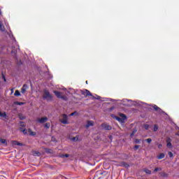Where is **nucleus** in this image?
<instances>
[{
  "mask_svg": "<svg viewBox=\"0 0 179 179\" xmlns=\"http://www.w3.org/2000/svg\"><path fill=\"white\" fill-rule=\"evenodd\" d=\"M21 127H24V123L23 122H21Z\"/></svg>",
  "mask_w": 179,
  "mask_h": 179,
  "instance_id": "nucleus-41",
  "label": "nucleus"
},
{
  "mask_svg": "<svg viewBox=\"0 0 179 179\" xmlns=\"http://www.w3.org/2000/svg\"><path fill=\"white\" fill-rule=\"evenodd\" d=\"M48 121V117H41L37 120V122H39V124H44Z\"/></svg>",
  "mask_w": 179,
  "mask_h": 179,
  "instance_id": "nucleus-6",
  "label": "nucleus"
},
{
  "mask_svg": "<svg viewBox=\"0 0 179 179\" xmlns=\"http://www.w3.org/2000/svg\"><path fill=\"white\" fill-rule=\"evenodd\" d=\"M26 90H27V85H24L21 89V93L22 94L26 93Z\"/></svg>",
  "mask_w": 179,
  "mask_h": 179,
  "instance_id": "nucleus-12",
  "label": "nucleus"
},
{
  "mask_svg": "<svg viewBox=\"0 0 179 179\" xmlns=\"http://www.w3.org/2000/svg\"><path fill=\"white\" fill-rule=\"evenodd\" d=\"M0 142H1V143H3V145H7L6 140H5V139H3V138H1V139L0 140Z\"/></svg>",
  "mask_w": 179,
  "mask_h": 179,
  "instance_id": "nucleus-28",
  "label": "nucleus"
},
{
  "mask_svg": "<svg viewBox=\"0 0 179 179\" xmlns=\"http://www.w3.org/2000/svg\"><path fill=\"white\" fill-rule=\"evenodd\" d=\"M93 125H94V122L92 121V120H89L87 122V124L85 125V128H89L90 127H93Z\"/></svg>",
  "mask_w": 179,
  "mask_h": 179,
  "instance_id": "nucleus-7",
  "label": "nucleus"
},
{
  "mask_svg": "<svg viewBox=\"0 0 179 179\" xmlns=\"http://www.w3.org/2000/svg\"><path fill=\"white\" fill-rule=\"evenodd\" d=\"M144 128L145 129H149V124H145Z\"/></svg>",
  "mask_w": 179,
  "mask_h": 179,
  "instance_id": "nucleus-35",
  "label": "nucleus"
},
{
  "mask_svg": "<svg viewBox=\"0 0 179 179\" xmlns=\"http://www.w3.org/2000/svg\"><path fill=\"white\" fill-rule=\"evenodd\" d=\"M2 76H3V79L4 82H6V78H5V76L3 74H2Z\"/></svg>",
  "mask_w": 179,
  "mask_h": 179,
  "instance_id": "nucleus-39",
  "label": "nucleus"
},
{
  "mask_svg": "<svg viewBox=\"0 0 179 179\" xmlns=\"http://www.w3.org/2000/svg\"><path fill=\"white\" fill-rule=\"evenodd\" d=\"M0 117H6V113L0 112Z\"/></svg>",
  "mask_w": 179,
  "mask_h": 179,
  "instance_id": "nucleus-29",
  "label": "nucleus"
},
{
  "mask_svg": "<svg viewBox=\"0 0 179 179\" xmlns=\"http://www.w3.org/2000/svg\"><path fill=\"white\" fill-rule=\"evenodd\" d=\"M94 99H96V100H100V96H96V98H94V96H93Z\"/></svg>",
  "mask_w": 179,
  "mask_h": 179,
  "instance_id": "nucleus-37",
  "label": "nucleus"
},
{
  "mask_svg": "<svg viewBox=\"0 0 179 179\" xmlns=\"http://www.w3.org/2000/svg\"><path fill=\"white\" fill-rule=\"evenodd\" d=\"M14 104H16L17 106H23L24 105V102L15 101Z\"/></svg>",
  "mask_w": 179,
  "mask_h": 179,
  "instance_id": "nucleus-23",
  "label": "nucleus"
},
{
  "mask_svg": "<svg viewBox=\"0 0 179 179\" xmlns=\"http://www.w3.org/2000/svg\"><path fill=\"white\" fill-rule=\"evenodd\" d=\"M14 95L17 96H20V92H19V90H15Z\"/></svg>",
  "mask_w": 179,
  "mask_h": 179,
  "instance_id": "nucleus-26",
  "label": "nucleus"
},
{
  "mask_svg": "<svg viewBox=\"0 0 179 179\" xmlns=\"http://www.w3.org/2000/svg\"><path fill=\"white\" fill-rule=\"evenodd\" d=\"M158 129H159V125L155 124V125H154V129H153L154 132H157V131Z\"/></svg>",
  "mask_w": 179,
  "mask_h": 179,
  "instance_id": "nucleus-24",
  "label": "nucleus"
},
{
  "mask_svg": "<svg viewBox=\"0 0 179 179\" xmlns=\"http://www.w3.org/2000/svg\"><path fill=\"white\" fill-rule=\"evenodd\" d=\"M168 155H169V157H174V154H173V152H169Z\"/></svg>",
  "mask_w": 179,
  "mask_h": 179,
  "instance_id": "nucleus-31",
  "label": "nucleus"
},
{
  "mask_svg": "<svg viewBox=\"0 0 179 179\" xmlns=\"http://www.w3.org/2000/svg\"><path fill=\"white\" fill-rule=\"evenodd\" d=\"M12 144L14 145L15 146H23L22 143H20L17 142V141H13Z\"/></svg>",
  "mask_w": 179,
  "mask_h": 179,
  "instance_id": "nucleus-11",
  "label": "nucleus"
},
{
  "mask_svg": "<svg viewBox=\"0 0 179 179\" xmlns=\"http://www.w3.org/2000/svg\"><path fill=\"white\" fill-rule=\"evenodd\" d=\"M159 171H162V168H155V170H154L155 173H156Z\"/></svg>",
  "mask_w": 179,
  "mask_h": 179,
  "instance_id": "nucleus-34",
  "label": "nucleus"
},
{
  "mask_svg": "<svg viewBox=\"0 0 179 179\" xmlns=\"http://www.w3.org/2000/svg\"><path fill=\"white\" fill-rule=\"evenodd\" d=\"M120 117L121 118H124V122H125V120H127V115H125V114H124V113H120Z\"/></svg>",
  "mask_w": 179,
  "mask_h": 179,
  "instance_id": "nucleus-20",
  "label": "nucleus"
},
{
  "mask_svg": "<svg viewBox=\"0 0 179 179\" xmlns=\"http://www.w3.org/2000/svg\"><path fill=\"white\" fill-rule=\"evenodd\" d=\"M143 171H144V173H146V174H152V171H150L148 169H144Z\"/></svg>",
  "mask_w": 179,
  "mask_h": 179,
  "instance_id": "nucleus-19",
  "label": "nucleus"
},
{
  "mask_svg": "<svg viewBox=\"0 0 179 179\" xmlns=\"http://www.w3.org/2000/svg\"><path fill=\"white\" fill-rule=\"evenodd\" d=\"M45 152H46V153H54V151L52 150V149H48V148H45Z\"/></svg>",
  "mask_w": 179,
  "mask_h": 179,
  "instance_id": "nucleus-18",
  "label": "nucleus"
},
{
  "mask_svg": "<svg viewBox=\"0 0 179 179\" xmlns=\"http://www.w3.org/2000/svg\"><path fill=\"white\" fill-rule=\"evenodd\" d=\"M165 157H166V155H164V153H160L157 156V159H158V160H162V159H164Z\"/></svg>",
  "mask_w": 179,
  "mask_h": 179,
  "instance_id": "nucleus-13",
  "label": "nucleus"
},
{
  "mask_svg": "<svg viewBox=\"0 0 179 179\" xmlns=\"http://www.w3.org/2000/svg\"><path fill=\"white\" fill-rule=\"evenodd\" d=\"M0 31H5V27L3 26V24H2V22L1 21H0Z\"/></svg>",
  "mask_w": 179,
  "mask_h": 179,
  "instance_id": "nucleus-14",
  "label": "nucleus"
},
{
  "mask_svg": "<svg viewBox=\"0 0 179 179\" xmlns=\"http://www.w3.org/2000/svg\"><path fill=\"white\" fill-rule=\"evenodd\" d=\"M81 94H83V96H85V97H87V96H93L92 94V92H90V91L87 90H82Z\"/></svg>",
  "mask_w": 179,
  "mask_h": 179,
  "instance_id": "nucleus-5",
  "label": "nucleus"
},
{
  "mask_svg": "<svg viewBox=\"0 0 179 179\" xmlns=\"http://www.w3.org/2000/svg\"><path fill=\"white\" fill-rule=\"evenodd\" d=\"M122 166H123L124 167H126V168L129 167V164H127V162H122Z\"/></svg>",
  "mask_w": 179,
  "mask_h": 179,
  "instance_id": "nucleus-25",
  "label": "nucleus"
},
{
  "mask_svg": "<svg viewBox=\"0 0 179 179\" xmlns=\"http://www.w3.org/2000/svg\"><path fill=\"white\" fill-rule=\"evenodd\" d=\"M116 120H117V121H118L119 122H121L122 124L125 122L124 121V118H121L120 116V117H116Z\"/></svg>",
  "mask_w": 179,
  "mask_h": 179,
  "instance_id": "nucleus-15",
  "label": "nucleus"
},
{
  "mask_svg": "<svg viewBox=\"0 0 179 179\" xmlns=\"http://www.w3.org/2000/svg\"><path fill=\"white\" fill-rule=\"evenodd\" d=\"M101 128H103V129H105L106 131H111L113 129V127L107 123H103L101 125Z\"/></svg>",
  "mask_w": 179,
  "mask_h": 179,
  "instance_id": "nucleus-4",
  "label": "nucleus"
},
{
  "mask_svg": "<svg viewBox=\"0 0 179 179\" xmlns=\"http://www.w3.org/2000/svg\"><path fill=\"white\" fill-rule=\"evenodd\" d=\"M53 93L55 94L56 97L57 99H62V100H68V97L65 95H62V93L58 91H54Z\"/></svg>",
  "mask_w": 179,
  "mask_h": 179,
  "instance_id": "nucleus-2",
  "label": "nucleus"
},
{
  "mask_svg": "<svg viewBox=\"0 0 179 179\" xmlns=\"http://www.w3.org/2000/svg\"><path fill=\"white\" fill-rule=\"evenodd\" d=\"M135 134H136V130L133 131L132 133L130 134L131 138H132L134 135H135Z\"/></svg>",
  "mask_w": 179,
  "mask_h": 179,
  "instance_id": "nucleus-32",
  "label": "nucleus"
},
{
  "mask_svg": "<svg viewBox=\"0 0 179 179\" xmlns=\"http://www.w3.org/2000/svg\"><path fill=\"white\" fill-rule=\"evenodd\" d=\"M134 149H135V150H138V149H139V145H136L134 146Z\"/></svg>",
  "mask_w": 179,
  "mask_h": 179,
  "instance_id": "nucleus-36",
  "label": "nucleus"
},
{
  "mask_svg": "<svg viewBox=\"0 0 179 179\" xmlns=\"http://www.w3.org/2000/svg\"><path fill=\"white\" fill-rule=\"evenodd\" d=\"M153 108L155 111H158V113H163V110H162V108L157 106V105H154Z\"/></svg>",
  "mask_w": 179,
  "mask_h": 179,
  "instance_id": "nucleus-9",
  "label": "nucleus"
},
{
  "mask_svg": "<svg viewBox=\"0 0 179 179\" xmlns=\"http://www.w3.org/2000/svg\"><path fill=\"white\" fill-rule=\"evenodd\" d=\"M20 131H21V132H23L24 135H27V130L26 129H23V128H20Z\"/></svg>",
  "mask_w": 179,
  "mask_h": 179,
  "instance_id": "nucleus-17",
  "label": "nucleus"
},
{
  "mask_svg": "<svg viewBox=\"0 0 179 179\" xmlns=\"http://www.w3.org/2000/svg\"><path fill=\"white\" fill-rule=\"evenodd\" d=\"M32 153L34 156H41V153L38 151H33Z\"/></svg>",
  "mask_w": 179,
  "mask_h": 179,
  "instance_id": "nucleus-16",
  "label": "nucleus"
},
{
  "mask_svg": "<svg viewBox=\"0 0 179 179\" xmlns=\"http://www.w3.org/2000/svg\"><path fill=\"white\" fill-rule=\"evenodd\" d=\"M163 145L162 144H159L158 148L160 149Z\"/></svg>",
  "mask_w": 179,
  "mask_h": 179,
  "instance_id": "nucleus-42",
  "label": "nucleus"
},
{
  "mask_svg": "<svg viewBox=\"0 0 179 179\" xmlns=\"http://www.w3.org/2000/svg\"><path fill=\"white\" fill-rule=\"evenodd\" d=\"M1 138H0V141H1Z\"/></svg>",
  "mask_w": 179,
  "mask_h": 179,
  "instance_id": "nucleus-45",
  "label": "nucleus"
},
{
  "mask_svg": "<svg viewBox=\"0 0 179 179\" xmlns=\"http://www.w3.org/2000/svg\"><path fill=\"white\" fill-rule=\"evenodd\" d=\"M161 176H162V177H168V176H169V174H167V173H164V172H162V173H161Z\"/></svg>",
  "mask_w": 179,
  "mask_h": 179,
  "instance_id": "nucleus-30",
  "label": "nucleus"
},
{
  "mask_svg": "<svg viewBox=\"0 0 179 179\" xmlns=\"http://www.w3.org/2000/svg\"><path fill=\"white\" fill-rule=\"evenodd\" d=\"M59 157H61L62 159H64L65 157H69V154L60 155Z\"/></svg>",
  "mask_w": 179,
  "mask_h": 179,
  "instance_id": "nucleus-22",
  "label": "nucleus"
},
{
  "mask_svg": "<svg viewBox=\"0 0 179 179\" xmlns=\"http://www.w3.org/2000/svg\"><path fill=\"white\" fill-rule=\"evenodd\" d=\"M73 141H76V138H73Z\"/></svg>",
  "mask_w": 179,
  "mask_h": 179,
  "instance_id": "nucleus-43",
  "label": "nucleus"
},
{
  "mask_svg": "<svg viewBox=\"0 0 179 179\" xmlns=\"http://www.w3.org/2000/svg\"><path fill=\"white\" fill-rule=\"evenodd\" d=\"M43 99H45V100H48L49 101H51V100H52V96L50 94V92H48V90L44 91Z\"/></svg>",
  "mask_w": 179,
  "mask_h": 179,
  "instance_id": "nucleus-3",
  "label": "nucleus"
},
{
  "mask_svg": "<svg viewBox=\"0 0 179 179\" xmlns=\"http://www.w3.org/2000/svg\"><path fill=\"white\" fill-rule=\"evenodd\" d=\"M44 127L46 128V129H49V128L51 127V124H50V122H46Z\"/></svg>",
  "mask_w": 179,
  "mask_h": 179,
  "instance_id": "nucleus-21",
  "label": "nucleus"
},
{
  "mask_svg": "<svg viewBox=\"0 0 179 179\" xmlns=\"http://www.w3.org/2000/svg\"><path fill=\"white\" fill-rule=\"evenodd\" d=\"M25 119H26V117L20 116V120H25Z\"/></svg>",
  "mask_w": 179,
  "mask_h": 179,
  "instance_id": "nucleus-38",
  "label": "nucleus"
},
{
  "mask_svg": "<svg viewBox=\"0 0 179 179\" xmlns=\"http://www.w3.org/2000/svg\"><path fill=\"white\" fill-rule=\"evenodd\" d=\"M59 122L64 125L69 124V122H68V115H66V114L61 115L59 117Z\"/></svg>",
  "mask_w": 179,
  "mask_h": 179,
  "instance_id": "nucleus-1",
  "label": "nucleus"
},
{
  "mask_svg": "<svg viewBox=\"0 0 179 179\" xmlns=\"http://www.w3.org/2000/svg\"><path fill=\"white\" fill-rule=\"evenodd\" d=\"M166 146L167 148H169L170 149H171V148H173V145L171 144V138H169L166 140Z\"/></svg>",
  "mask_w": 179,
  "mask_h": 179,
  "instance_id": "nucleus-8",
  "label": "nucleus"
},
{
  "mask_svg": "<svg viewBox=\"0 0 179 179\" xmlns=\"http://www.w3.org/2000/svg\"><path fill=\"white\" fill-rule=\"evenodd\" d=\"M145 142H148V143H150L152 142V138H149L145 139Z\"/></svg>",
  "mask_w": 179,
  "mask_h": 179,
  "instance_id": "nucleus-33",
  "label": "nucleus"
},
{
  "mask_svg": "<svg viewBox=\"0 0 179 179\" xmlns=\"http://www.w3.org/2000/svg\"><path fill=\"white\" fill-rule=\"evenodd\" d=\"M86 83H87V81H86Z\"/></svg>",
  "mask_w": 179,
  "mask_h": 179,
  "instance_id": "nucleus-44",
  "label": "nucleus"
},
{
  "mask_svg": "<svg viewBox=\"0 0 179 179\" xmlns=\"http://www.w3.org/2000/svg\"><path fill=\"white\" fill-rule=\"evenodd\" d=\"M28 132L31 136H36V135H37V133L31 131V129H28Z\"/></svg>",
  "mask_w": 179,
  "mask_h": 179,
  "instance_id": "nucleus-10",
  "label": "nucleus"
},
{
  "mask_svg": "<svg viewBox=\"0 0 179 179\" xmlns=\"http://www.w3.org/2000/svg\"><path fill=\"white\" fill-rule=\"evenodd\" d=\"M141 141L142 140L136 138L134 140V143L139 144Z\"/></svg>",
  "mask_w": 179,
  "mask_h": 179,
  "instance_id": "nucleus-27",
  "label": "nucleus"
},
{
  "mask_svg": "<svg viewBox=\"0 0 179 179\" xmlns=\"http://www.w3.org/2000/svg\"><path fill=\"white\" fill-rule=\"evenodd\" d=\"M75 114H76V112L72 113L71 114H70V115H71V116H73V115H75Z\"/></svg>",
  "mask_w": 179,
  "mask_h": 179,
  "instance_id": "nucleus-40",
  "label": "nucleus"
}]
</instances>
